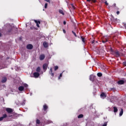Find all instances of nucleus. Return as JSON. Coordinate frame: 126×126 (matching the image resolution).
<instances>
[{"label": "nucleus", "mask_w": 126, "mask_h": 126, "mask_svg": "<svg viewBox=\"0 0 126 126\" xmlns=\"http://www.w3.org/2000/svg\"><path fill=\"white\" fill-rule=\"evenodd\" d=\"M92 44H94V43H95V40H93L92 41Z\"/></svg>", "instance_id": "c03bdc74"}, {"label": "nucleus", "mask_w": 126, "mask_h": 126, "mask_svg": "<svg viewBox=\"0 0 126 126\" xmlns=\"http://www.w3.org/2000/svg\"><path fill=\"white\" fill-rule=\"evenodd\" d=\"M72 32L73 33V35L75 36V37H77L76 33L74 32H73V31H72Z\"/></svg>", "instance_id": "7c9ffc66"}, {"label": "nucleus", "mask_w": 126, "mask_h": 126, "mask_svg": "<svg viewBox=\"0 0 126 126\" xmlns=\"http://www.w3.org/2000/svg\"><path fill=\"white\" fill-rule=\"evenodd\" d=\"M6 111L7 113H8V114H11V113H12V112H13V110H12V109L9 108H7L6 109Z\"/></svg>", "instance_id": "39448f33"}, {"label": "nucleus", "mask_w": 126, "mask_h": 126, "mask_svg": "<svg viewBox=\"0 0 126 126\" xmlns=\"http://www.w3.org/2000/svg\"><path fill=\"white\" fill-rule=\"evenodd\" d=\"M45 8H47L48 7V3H46L44 5Z\"/></svg>", "instance_id": "2f4dec72"}, {"label": "nucleus", "mask_w": 126, "mask_h": 126, "mask_svg": "<svg viewBox=\"0 0 126 126\" xmlns=\"http://www.w3.org/2000/svg\"><path fill=\"white\" fill-rule=\"evenodd\" d=\"M100 97L101 98H102V99H105V98L107 97V95H106V94H105L104 93H102L100 94Z\"/></svg>", "instance_id": "1a4fd4ad"}, {"label": "nucleus", "mask_w": 126, "mask_h": 126, "mask_svg": "<svg viewBox=\"0 0 126 126\" xmlns=\"http://www.w3.org/2000/svg\"><path fill=\"white\" fill-rule=\"evenodd\" d=\"M124 83H125V81H124L123 80H119L118 82V84L120 85H122L124 84Z\"/></svg>", "instance_id": "9d476101"}, {"label": "nucleus", "mask_w": 126, "mask_h": 126, "mask_svg": "<svg viewBox=\"0 0 126 126\" xmlns=\"http://www.w3.org/2000/svg\"><path fill=\"white\" fill-rule=\"evenodd\" d=\"M7 81V79L6 78V77H3L2 78V80L1 81V82L2 83H5V82H6V81Z\"/></svg>", "instance_id": "6e6552de"}, {"label": "nucleus", "mask_w": 126, "mask_h": 126, "mask_svg": "<svg viewBox=\"0 0 126 126\" xmlns=\"http://www.w3.org/2000/svg\"><path fill=\"white\" fill-rule=\"evenodd\" d=\"M36 71L38 73L40 72L41 71V67H40V66L37 67Z\"/></svg>", "instance_id": "f3484780"}, {"label": "nucleus", "mask_w": 126, "mask_h": 126, "mask_svg": "<svg viewBox=\"0 0 126 126\" xmlns=\"http://www.w3.org/2000/svg\"><path fill=\"white\" fill-rule=\"evenodd\" d=\"M72 7L74 9H75V7H74V5H73V4H72Z\"/></svg>", "instance_id": "58836bf2"}, {"label": "nucleus", "mask_w": 126, "mask_h": 126, "mask_svg": "<svg viewBox=\"0 0 126 126\" xmlns=\"http://www.w3.org/2000/svg\"><path fill=\"white\" fill-rule=\"evenodd\" d=\"M124 27H125L126 29V24H124Z\"/></svg>", "instance_id": "de8ad7c7"}, {"label": "nucleus", "mask_w": 126, "mask_h": 126, "mask_svg": "<svg viewBox=\"0 0 126 126\" xmlns=\"http://www.w3.org/2000/svg\"><path fill=\"white\" fill-rule=\"evenodd\" d=\"M27 49L28 50H32L33 49V45L31 44H28L27 45Z\"/></svg>", "instance_id": "7ed1b4c3"}, {"label": "nucleus", "mask_w": 126, "mask_h": 126, "mask_svg": "<svg viewBox=\"0 0 126 126\" xmlns=\"http://www.w3.org/2000/svg\"><path fill=\"white\" fill-rule=\"evenodd\" d=\"M18 90H19L20 91H23L24 90V87H23V86H20L18 88Z\"/></svg>", "instance_id": "ddd939ff"}, {"label": "nucleus", "mask_w": 126, "mask_h": 126, "mask_svg": "<svg viewBox=\"0 0 126 126\" xmlns=\"http://www.w3.org/2000/svg\"><path fill=\"white\" fill-rule=\"evenodd\" d=\"M42 67H43V70H44V71H46V70H47V68L48 67V64L47 63L43 64Z\"/></svg>", "instance_id": "423d86ee"}, {"label": "nucleus", "mask_w": 126, "mask_h": 126, "mask_svg": "<svg viewBox=\"0 0 126 126\" xmlns=\"http://www.w3.org/2000/svg\"><path fill=\"white\" fill-rule=\"evenodd\" d=\"M121 56H122V57H123L124 56V54L122 53H120V57Z\"/></svg>", "instance_id": "a19ab883"}, {"label": "nucleus", "mask_w": 126, "mask_h": 126, "mask_svg": "<svg viewBox=\"0 0 126 126\" xmlns=\"http://www.w3.org/2000/svg\"><path fill=\"white\" fill-rule=\"evenodd\" d=\"M40 76V73H38L37 72H35L33 73V77L34 78H38Z\"/></svg>", "instance_id": "f03ea898"}, {"label": "nucleus", "mask_w": 126, "mask_h": 126, "mask_svg": "<svg viewBox=\"0 0 126 126\" xmlns=\"http://www.w3.org/2000/svg\"><path fill=\"white\" fill-rule=\"evenodd\" d=\"M97 75L98 77H101L102 76L103 74H102V73L98 72L97 73Z\"/></svg>", "instance_id": "aec40b11"}, {"label": "nucleus", "mask_w": 126, "mask_h": 126, "mask_svg": "<svg viewBox=\"0 0 126 126\" xmlns=\"http://www.w3.org/2000/svg\"><path fill=\"white\" fill-rule=\"evenodd\" d=\"M116 3L113 4L114 7H116Z\"/></svg>", "instance_id": "a18cd8bd"}, {"label": "nucleus", "mask_w": 126, "mask_h": 126, "mask_svg": "<svg viewBox=\"0 0 126 126\" xmlns=\"http://www.w3.org/2000/svg\"><path fill=\"white\" fill-rule=\"evenodd\" d=\"M81 39L83 43H85V38L83 37V36H81Z\"/></svg>", "instance_id": "4be33fe9"}, {"label": "nucleus", "mask_w": 126, "mask_h": 126, "mask_svg": "<svg viewBox=\"0 0 126 126\" xmlns=\"http://www.w3.org/2000/svg\"><path fill=\"white\" fill-rule=\"evenodd\" d=\"M34 22L38 24H41V22L40 21L34 20Z\"/></svg>", "instance_id": "bb28decb"}, {"label": "nucleus", "mask_w": 126, "mask_h": 126, "mask_svg": "<svg viewBox=\"0 0 126 126\" xmlns=\"http://www.w3.org/2000/svg\"><path fill=\"white\" fill-rule=\"evenodd\" d=\"M113 109L114 113H117L118 112V108L116 106H114Z\"/></svg>", "instance_id": "412c9836"}, {"label": "nucleus", "mask_w": 126, "mask_h": 126, "mask_svg": "<svg viewBox=\"0 0 126 126\" xmlns=\"http://www.w3.org/2000/svg\"><path fill=\"white\" fill-rule=\"evenodd\" d=\"M36 26L37 27H38V28H40V26L39 25V24H38L37 23H36Z\"/></svg>", "instance_id": "72a5a7b5"}, {"label": "nucleus", "mask_w": 126, "mask_h": 126, "mask_svg": "<svg viewBox=\"0 0 126 126\" xmlns=\"http://www.w3.org/2000/svg\"><path fill=\"white\" fill-rule=\"evenodd\" d=\"M102 43H106V42H108V39L105 38V39H103L102 40Z\"/></svg>", "instance_id": "393cba45"}, {"label": "nucleus", "mask_w": 126, "mask_h": 126, "mask_svg": "<svg viewBox=\"0 0 126 126\" xmlns=\"http://www.w3.org/2000/svg\"><path fill=\"white\" fill-rule=\"evenodd\" d=\"M1 36H2L1 33L0 32V37H1Z\"/></svg>", "instance_id": "09e8293b"}, {"label": "nucleus", "mask_w": 126, "mask_h": 126, "mask_svg": "<svg viewBox=\"0 0 126 126\" xmlns=\"http://www.w3.org/2000/svg\"><path fill=\"white\" fill-rule=\"evenodd\" d=\"M95 77L96 76H95L94 75H91L90 76V80H91V81H94Z\"/></svg>", "instance_id": "20e7f679"}, {"label": "nucleus", "mask_w": 126, "mask_h": 126, "mask_svg": "<svg viewBox=\"0 0 126 126\" xmlns=\"http://www.w3.org/2000/svg\"><path fill=\"white\" fill-rule=\"evenodd\" d=\"M64 25H65V24H66V22H65V21H64L63 22Z\"/></svg>", "instance_id": "4c0bfd02"}, {"label": "nucleus", "mask_w": 126, "mask_h": 126, "mask_svg": "<svg viewBox=\"0 0 126 126\" xmlns=\"http://www.w3.org/2000/svg\"><path fill=\"white\" fill-rule=\"evenodd\" d=\"M45 124H46V125H49L50 124H53V122L51 120H47L45 122Z\"/></svg>", "instance_id": "2eb2a0df"}, {"label": "nucleus", "mask_w": 126, "mask_h": 126, "mask_svg": "<svg viewBox=\"0 0 126 126\" xmlns=\"http://www.w3.org/2000/svg\"><path fill=\"white\" fill-rule=\"evenodd\" d=\"M59 12L60 13V14H62L63 15H64V13L63 12V11L62 9L59 10Z\"/></svg>", "instance_id": "dca6fc26"}, {"label": "nucleus", "mask_w": 126, "mask_h": 126, "mask_svg": "<svg viewBox=\"0 0 126 126\" xmlns=\"http://www.w3.org/2000/svg\"><path fill=\"white\" fill-rule=\"evenodd\" d=\"M63 32L64 33V34H65V30H63Z\"/></svg>", "instance_id": "49530a36"}, {"label": "nucleus", "mask_w": 126, "mask_h": 126, "mask_svg": "<svg viewBox=\"0 0 126 126\" xmlns=\"http://www.w3.org/2000/svg\"><path fill=\"white\" fill-rule=\"evenodd\" d=\"M123 114H124V110L123 109V108H121V110L120 112V117H121V116H123Z\"/></svg>", "instance_id": "6ab92c4d"}, {"label": "nucleus", "mask_w": 126, "mask_h": 126, "mask_svg": "<svg viewBox=\"0 0 126 126\" xmlns=\"http://www.w3.org/2000/svg\"><path fill=\"white\" fill-rule=\"evenodd\" d=\"M47 109H48V106L47 105V104H44L43 105L44 111H47Z\"/></svg>", "instance_id": "4468645a"}, {"label": "nucleus", "mask_w": 126, "mask_h": 126, "mask_svg": "<svg viewBox=\"0 0 126 126\" xmlns=\"http://www.w3.org/2000/svg\"><path fill=\"white\" fill-rule=\"evenodd\" d=\"M2 120H3V118H2V117H0V122L2 121Z\"/></svg>", "instance_id": "e433bc0d"}, {"label": "nucleus", "mask_w": 126, "mask_h": 126, "mask_svg": "<svg viewBox=\"0 0 126 126\" xmlns=\"http://www.w3.org/2000/svg\"><path fill=\"white\" fill-rule=\"evenodd\" d=\"M11 31H12V28H10L7 30V33H10Z\"/></svg>", "instance_id": "5701e85b"}, {"label": "nucleus", "mask_w": 126, "mask_h": 126, "mask_svg": "<svg viewBox=\"0 0 126 126\" xmlns=\"http://www.w3.org/2000/svg\"><path fill=\"white\" fill-rule=\"evenodd\" d=\"M45 1H47V2H50V0H45Z\"/></svg>", "instance_id": "37998d69"}, {"label": "nucleus", "mask_w": 126, "mask_h": 126, "mask_svg": "<svg viewBox=\"0 0 126 126\" xmlns=\"http://www.w3.org/2000/svg\"><path fill=\"white\" fill-rule=\"evenodd\" d=\"M124 65H125V66H126V62H125L123 63Z\"/></svg>", "instance_id": "79ce46f5"}, {"label": "nucleus", "mask_w": 126, "mask_h": 126, "mask_svg": "<svg viewBox=\"0 0 126 126\" xmlns=\"http://www.w3.org/2000/svg\"><path fill=\"white\" fill-rule=\"evenodd\" d=\"M87 1H88V2H90V1H91V2H93V3H95V2H97V0H87Z\"/></svg>", "instance_id": "f8f14e48"}, {"label": "nucleus", "mask_w": 126, "mask_h": 126, "mask_svg": "<svg viewBox=\"0 0 126 126\" xmlns=\"http://www.w3.org/2000/svg\"><path fill=\"white\" fill-rule=\"evenodd\" d=\"M43 46L44 48H48V43L46 42H43Z\"/></svg>", "instance_id": "a211bd4d"}, {"label": "nucleus", "mask_w": 126, "mask_h": 126, "mask_svg": "<svg viewBox=\"0 0 126 126\" xmlns=\"http://www.w3.org/2000/svg\"><path fill=\"white\" fill-rule=\"evenodd\" d=\"M117 14L118 15H119L120 14V11H118L117 12Z\"/></svg>", "instance_id": "ea45409f"}, {"label": "nucleus", "mask_w": 126, "mask_h": 126, "mask_svg": "<svg viewBox=\"0 0 126 126\" xmlns=\"http://www.w3.org/2000/svg\"><path fill=\"white\" fill-rule=\"evenodd\" d=\"M16 31H17V29H16Z\"/></svg>", "instance_id": "8fccbe9b"}, {"label": "nucleus", "mask_w": 126, "mask_h": 126, "mask_svg": "<svg viewBox=\"0 0 126 126\" xmlns=\"http://www.w3.org/2000/svg\"><path fill=\"white\" fill-rule=\"evenodd\" d=\"M24 87L27 88V87H28V85H27V84H25L24 85Z\"/></svg>", "instance_id": "473e14b6"}, {"label": "nucleus", "mask_w": 126, "mask_h": 126, "mask_svg": "<svg viewBox=\"0 0 126 126\" xmlns=\"http://www.w3.org/2000/svg\"><path fill=\"white\" fill-rule=\"evenodd\" d=\"M45 59V55L44 54L41 55L39 57V60L40 61H43Z\"/></svg>", "instance_id": "9b49d317"}, {"label": "nucleus", "mask_w": 126, "mask_h": 126, "mask_svg": "<svg viewBox=\"0 0 126 126\" xmlns=\"http://www.w3.org/2000/svg\"><path fill=\"white\" fill-rule=\"evenodd\" d=\"M63 77V72L60 74L59 77H58V79H60L61 77Z\"/></svg>", "instance_id": "c756f323"}, {"label": "nucleus", "mask_w": 126, "mask_h": 126, "mask_svg": "<svg viewBox=\"0 0 126 126\" xmlns=\"http://www.w3.org/2000/svg\"><path fill=\"white\" fill-rule=\"evenodd\" d=\"M105 3L106 5H109V3H108V2H107V1H105Z\"/></svg>", "instance_id": "f704fd0d"}, {"label": "nucleus", "mask_w": 126, "mask_h": 126, "mask_svg": "<svg viewBox=\"0 0 126 126\" xmlns=\"http://www.w3.org/2000/svg\"><path fill=\"white\" fill-rule=\"evenodd\" d=\"M3 119H5V118H7V115L6 114H4L3 116H2Z\"/></svg>", "instance_id": "c85d7f7f"}, {"label": "nucleus", "mask_w": 126, "mask_h": 126, "mask_svg": "<svg viewBox=\"0 0 126 126\" xmlns=\"http://www.w3.org/2000/svg\"><path fill=\"white\" fill-rule=\"evenodd\" d=\"M114 55L116 58H120V57H121V53L119 52V51L116 50L114 51Z\"/></svg>", "instance_id": "f257e3e1"}, {"label": "nucleus", "mask_w": 126, "mask_h": 126, "mask_svg": "<svg viewBox=\"0 0 126 126\" xmlns=\"http://www.w3.org/2000/svg\"><path fill=\"white\" fill-rule=\"evenodd\" d=\"M59 69V66H54V70L56 71V70H58Z\"/></svg>", "instance_id": "a878e982"}, {"label": "nucleus", "mask_w": 126, "mask_h": 126, "mask_svg": "<svg viewBox=\"0 0 126 126\" xmlns=\"http://www.w3.org/2000/svg\"><path fill=\"white\" fill-rule=\"evenodd\" d=\"M83 117H84L83 114H80L78 115V119H81L83 118Z\"/></svg>", "instance_id": "b1692460"}, {"label": "nucleus", "mask_w": 126, "mask_h": 126, "mask_svg": "<svg viewBox=\"0 0 126 126\" xmlns=\"http://www.w3.org/2000/svg\"><path fill=\"white\" fill-rule=\"evenodd\" d=\"M49 74L52 76V77H54L55 74L54 72H53V68L52 67L50 68V71H49Z\"/></svg>", "instance_id": "0eeeda50"}, {"label": "nucleus", "mask_w": 126, "mask_h": 126, "mask_svg": "<svg viewBox=\"0 0 126 126\" xmlns=\"http://www.w3.org/2000/svg\"><path fill=\"white\" fill-rule=\"evenodd\" d=\"M36 124H37V125H40V124H41V122H40V120H38V119H37V120H36Z\"/></svg>", "instance_id": "cd10ccee"}, {"label": "nucleus", "mask_w": 126, "mask_h": 126, "mask_svg": "<svg viewBox=\"0 0 126 126\" xmlns=\"http://www.w3.org/2000/svg\"><path fill=\"white\" fill-rule=\"evenodd\" d=\"M110 51H111L112 53H115V51H114V50H113V49H112V48H111Z\"/></svg>", "instance_id": "c9c22d12"}]
</instances>
